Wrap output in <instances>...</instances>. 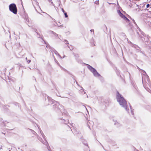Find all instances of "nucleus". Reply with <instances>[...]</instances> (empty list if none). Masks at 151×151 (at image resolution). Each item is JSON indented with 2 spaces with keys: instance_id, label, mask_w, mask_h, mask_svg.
Returning a JSON list of instances; mask_svg holds the SVG:
<instances>
[{
  "instance_id": "1",
  "label": "nucleus",
  "mask_w": 151,
  "mask_h": 151,
  "mask_svg": "<svg viewBox=\"0 0 151 151\" xmlns=\"http://www.w3.org/2000/svg\"><path fill=\"white\" fill-rule=\"evenodd\" d=\"M117 99L118 101L121 105L124 107H126L127 103L126 101L119 93Z\"/></svg>"
},
{
  "instance_id": "2",
  "label": "nucleus",
  "mask_w": 151,
  "mask_h": 151,
  "mask_svg": "<svg viewBox=\"0 0 151 151\" xmlns=\"http://www.w3.org/2000/svg\"><path fill=\"white\" fill-rule=\"evenodd\" d=\"M9 10L14 14H17V9L16 4H11L9 6Z\"/></svg>"
},
{
  "instance_id": "3",
  "label": "nucleus",
  "mask_w": 151,
  "mask_h": 151,
  "mask_svg": "<svg viewBox=\"0 0 151 151\" xmlns=\"http://www.w3.org/2000/svg\"><path fill=\"white\" fill-rule=\"evenodd\" d=\"M90 70L93 73L94 75L96 76H99L100 75L97 72L96 70L91 66H90Z\"/></svg>"
},
{
  "instance_id": "4",
  "label": "nucleus",
  "mask_w": 151,
  "mask_h": 151,
  "mask_svg": "<svg viewBox=\"0 0 151 151\" xmlns=\"http://www.w3.org/2000/svg\"><path fill=\"white\" fill-rule=\"evenodd\" d=\"M117 12L120 16L122 18H123L125 16L123 14H122L120 10H118Z\"/></svg>"
},
{
  "instance_id": "5",
  "label": "nucleus",
  "mask_w": 151,
  "mask_h": 151,
  "mask_svg": "<svg viewBox=\"0 0 151 151\" xmlns=\"http://www.w3.org/2000/svg\"><path fill=\"white\" fill-rule=\"evenodd\" d=\"M123 19L126 21L127 22L129 23V20L125 16Z\"/></svg>"
},
{
  "instance_id": "6",
  "label": "nucleus",
  "mask_w": 151,
  "mask_h": 151,
  "mask_svg": "<svg viewBox=\"0 0 151 151\" xmlns=\"http://www.w3.org/2000/svg\"><path fill=\"white\" fill-rule=\"evenodd\" d=\"M95 3L96 4H98L99 3V1H96L95 2Z\"/></svg>"
},
{
  "instance_id": "7",
  "label": "nucleus",
  "mask_w": 151,
  "mask_h": 151,
  "mask_svg": "<svg viewBox=\"0 0 151 151\" xmlns=\"http://www.w3.org/2000/svg\"><path fill=\"white\" fill-rule=\"evenodd\" d=\"M64 14L65 15V17H68V16L67 14V13L66 12H65V13H64Z\"/></svg>"
},
{
  "instance_id": "8",
  "label": "nucleus",
  "mask_w": 151,
  "mask_h": 151,
  "mask_svg": "<svg viewBox=\"0 0 151 151\" xmlns=\"http://www.w3.org/2000/svg\"><path fill=\"white\" fill-rule=\"evenodd\" d=\"M149 6H150V4H148L147 5H146V7L147 8H148V7H149Z\"/></svg>"
},
{
  "instance_id": "9",
  "label": "nucleus",
  "mask_w": 151,
  "mask_h": 151,
  "mask_svg": "<svg viewBox=\"0 0 151 151\" xmlns=\"http://www.w3.org/2000/svg\"><path fill=\"white\" fill-rule=\"evenodd\" d=\"M62 12L64 13H65V11H64V9L62 8Z\"/></svg>"
}]
</instances>
